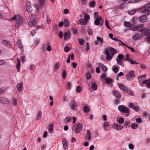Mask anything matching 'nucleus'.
<instances>
[{
  "label": "nucleus",
  "instance_id": "49",
  "mask_svg": "<svg viewBox=\"0 0 150 150\" xmlns=\"http://www.w3.org/2000/svg\"><path fill=\"white\" fill-rule=\"evenodd\" d=\"M142 120L141 118H137L136 119V122L137 123H140L142 122Z\"/></svg>",
  "mask_w": 150,
  "mask_h": 150
},
{
  "label": "nucleus",
  "instance_id": "48",
  "mask_svg": "<svg viewBox=\"0 0 150 150\" xmlns=\"http://www.w3.org/2000/svg\"><path fill=\"white\" fill-rule=\"evenodd\" d=\"M66 76V71L64 70L62 73V77L63 79H65Z\"/></svg>",
  "mask_w": 150,
  "mask_h": 150
},
{
  "label": "nucleus",
  "instance_id": "22",
  "mask_svg": "<svg viewBox=\"0 0 150 150\" xmlns=\"http://www.w3.org/2000/svg\"><path fill=\"white\" fill-rule=\"evenodd\" d=\"M87 133L86 134V138L88 139V140H90L91 136L92 134L90 132V130L89 129L87 130Z\"/></svg>",
  "mask_w": 150,
  "mask_h": 150
},
{
  "label": "nucleus",
  "instance_id": "52",
  "mask_svg": "<svg viewBox=\"0 0 150 150\" xmlns=\"http://www.w3.org/2000/svg\"><path fill=\"white\" fill-rule=\"evenodd\" d=\"M131 64H138L139 63L135 61L132 60L131 59L129 62Z\"/></svg>",
  "mask_w": 150,
  "mask_h": 150
},
{
  "label": "nucleus",
  "instance_id": "11",
  "mask_svg": "<svg viewBox=\"0 0 150 150\" xmlns=\"http://www.w3.org/2000/svg\"><path fill=\"white\" fill-rule=\"evenodd\" d=\"M37 18H35L32 21H29L28 22V25L30 27H32L36 25L37 24L36 21Z\"/></svg>",
  "mask_w": 150,
  "mask_h": 150
},
{
  "label": "nucleus",
  "instance_id": "23",
  "mask_svg": "<svg viewBox=\"0 0 150 150\" xmlns=\"http://www.w3.org/2000/svg\"><path fill=\"white\" fill-rule=\"evenodd\" d=\"M138 8L137 9H134L128 11V13L129 15H134L137 11L139 12L138 11Z\"/></svg>",
  "mask_w": 150,
  "mask_h": 150
},
{
  "label": "nucleus",
  "instance_id": "62",
  "mask_svg": "<svg viewBox=\"0 0 150 150\" xmlns=\"http://www.w3.org/2000/svg\"><path fill=\"white\" fill-rule=\"evenodd\" d=\"M105 25L106 26V27H107V28H108V29H110L111 30V29L108 25V22L107 21V20H105Z\"/></svg>",
  "mask_w": 150,
  "mask_h": 150
},
{
  "label": "nucleus",
  "instance_id": "37",
  "mask_svg": "<svg viewBox=\"0 0 150 150\" xmlns=\"http://www.w3.org/2000/svg\"><path fill=\"white\" fill-rule=\"evenodd\" d=\"M97 86L95 83H92L91 86V88L92 89L94 90H96L97 89Z\"/></svg>",
  "mask_w": 150,
  "mask_h": 150
},
{
  "label": "nucleus",
  "instance_id": "57",
  "mask_svg": "<svg viewBox=\"0 0 150 150\" xmlns=\"http://www.w3.org/2000/svg\"><path fill=\"white\" fill-rule=\"evenodd\" d=\"M118 64L119 65H122V61L120 59H117L116 60Z\"/></svg>",
  "mask_w": 150,
  "mask_h": 150
},
{
  "label": "nucleus",
  "instance_id": "26",
  "mask_svg": "<svg viewBox=\"0 0 150 150\" xmlns=\"http://www.w3.org/2000/svg\"><path fill=\"white\" fill-rule=\"evenodd\" d=\"M2 43L3 45L8 47H9L11 45V44L6 40H3L2 42Z\"/></svg>",
  "mask_w": 150,
  "mask_h": 150
},
{
  "label": "nucleus",
  "instance_id": "7",
  "mask_svg": "<svg viewBox=\"0 0 150 150\" xmlns=\"http://www.w3.org/2000/svg\"><path fill=\"white\" fill-rule=\"evenodd\" d=\"M135 76V74L134 71H131L127 73L126 75V79L129 81L132 80Z\"/></svg>",
  "mask_w": 150,
  "mask_h": 150
},
{
  "label": "nucleus",
  "instance_id": "15",
  "mask_svg": "<svg viewBox=\"0 0 150 150\" xmlns=\"http://www.w3.org/2000/svg\"><path fill=\"white\" fill-rule=\"evenodd\" d=\"M128 106L129 108L133 109L137 112L139 110V107L134 105L132 103L129 104Z\"/></svg>",
  "mask_w": 150,
  "mask_h": 150
},
{
  "label": "nucleus",
  "instance_id": "53",
  "mask_svg": "<svg viewBox=\"0 0 150 150\" xmlns=\"http://www.w3.org/2000/svg\"><path fill=\"white\" fill-rule=\"evenodd\" d=\"M76 90L78 93L81 92V88L80 86H78L76 87Z\"/></svg>",
  "mask_w": 150,
  "mask_h": 150
},
{
  "label": "nucleus",
  "instance_id": "47",
  "mask_svg": "<svg viewBox=\"0 0 150 150\" xmlns=\"http://www.w3.org/2000/svg\"><path fill=\"white\" fill-rule=\"evenodd\" d=\"M118 68L117 67H114L112 69L113 71L115 73H117L118 71Z\"/></svg>",
  "mask_w": 150,
  "mask_h": 150
},
{
  "label": "nucleus",
  "instance_id": "61",
  "mask_svg": "<svg viewBox=\"0 0 150 150\" xmlns=\"http://www.w3.org/2000/svg\"><path fill=\"white\" fill-rule=\"evenodd\" d=\"M85 50L86 51H88L89 50V44L88 43H87L86 45L85 46Z\"/></svg>",
  "mask_w": 150,
  "mask_h": 150
},
{
  "label": "nucleus",
  "instance_id": "43",
  "mask_svg": "<svg viewBox=\"0 0 150 150\" xmlns=\"http://www.w3.org/2000/svg\"><path fill=\"white\" fill-rule=\"evenodd\" d=\"M12 104L13 105L16 106L17 105V101L16 99L14 98L12 99Z\"/></svg>",
  "mask_w": 150,
  "mask_h": 150
},
{
  "label": "nucleus",
  "instance_id": "12",
  "mask_svg": "<svg viewBox=\"0 0 150 150\" xmlns=\"http://www.w3.org/2000/svg\"><path fill=\"white\" fill-rule=\"evenodd\" d=\"M143 36L142 33H137L132 36V39L134 40H137L139 39Z\"/></svg>",
  "mask_w": 150,
  "mask_h": 150
},
{
  "label": "nucleus",
  "instance_id": "46",
  "mask_svg": "<svg viewBox=\"0 0 150 150\" xmlns=\"http://www.w3.org/2000/svg\"><path fill=\"white\" fill-rule=\"evenodd\" d=\"M125 60L129 62V61L131 60V59H129V55L128 54H126L125 56Z\"/></svg>",
  "mask_w": 150,
  "mask_h": 150
},
{
  "label": "nucleus",
  "instance_id": "4",
  "mask_svg": "<svg viewBox=\"0 0 150 150\" xmlns=\"http://www.w3.org/2000/svg\"><path fill=\"white\" fill-rule=\"evenodd\" d=\"M83 125L81 123H76L74 125L72 129V131L75 134L80 132L82 129Z\"/></svg>",
  "mask_w": 150,
  "mask_h": 150
},
{
  "label": "nucleus",
  "instance_id": "59",
  "mask_svg": "<svg viewBox=\"0 0 150 150\" xmlns=\"http://www.w3.org/2000/svg\"><path fill=\"white\" fill-rule=\"evenodd\" d=\"M123 57V55L121 54H118L117 55V58L119 59H122Z\"/></svg>",
  "mask_w": 150,
  "mask_h": 150
},
{
  "label": "nucleus",
  "instance_id": "5",
  "mask_svg": "<svg viewBox=\"0 0 150 150\" xmlns=\"http://www.w3.org/2000/svg\"><path fill=\"white\" fill-rule=\"evenodd\" d=\"M146 75L144 74L140 75L138 77L139 82L140 84L143 83L144 84H146L147 82L150 80V79L145 80L146 79Z\"/></svg>",
  "mask_w": 150,
  "mask_h": 150
},
{
  "label": "nucleus",
  "instance_id": "50",
  "mask_svg": "<svg viewBox=\"0 0 150 150\" xmlns=\"http://www.w3.org/2000/svg\"><path fill=\"white\" fill-rule=\"evenodd\" d=\"M124 122V119L123 118H119L118 120V122L120 124H122Z\"/></svg>",
  "mask_w": 150,
  "mask_h": 150
},
{
  "label": "nucleus",
  "instance_id": "19",
  "mask_svg": "<svg viewBox=\"0 0 150 150\" xmlns=\"http://www.w3.org/2000/svg\"><path fill=\"white\" fill-rule=\"evenodd\" d=\"M0 103L2 104H6L9 103V101L5 98L0 97Z\"/></svg>",
  "mask_w": 150,
  "mask_h": 150
},
{
  "label": "nucleus",
  "instance_id": "8",
  "mask_svg": "<svg viewBox=\"0 0 150 150\" xmlns=\"http://www.w3.org/2000/svg\"><path fill=\"white\" fill-rule=\"evenodd\" d=\"M69 107L71 109L75 110L78 107V105L75 101L73 100L71 101L69 105Z\"/></svg>",
  "mask_w": 150,
  "mask_h": 150
},
{
  "label": "nucleus",
  "instance_id": "34",
  "mask_svg": "<svg viewBox=\"0 0 150 150\" xmlns=\"http://www.w3.org/2000/svg\"><path fill=\"white\" fill-rule=\"evenodd\" d=\"M64 25L66 27H68L69 25V22L68 20L65 19L64 20Z\"/></svg>",
  "mask_w": 150,
  "mask_h": 150
},
{
  "label": "nucleus",
  "instance_id": "63",
  "mask_svg": "<svg viewBox=\"0 0 150 150\" xmlns=\"http://www.w3.org/2000/svg\"><path fill=\"white\" fill-rule=\"evenodd\" d=\"M94 17L95 18H98V16L99 14L97 12H95L94 13Z\"/></svg>",
  "mask_w": 150,
  "mask_h": 150
},
{
  "label": "nucleus",
  "instance_id": "6",
  "mask_svg": "<svg viewBox=\"0 0 150 150\" xmlns=\"http://www.w3.org/2000/svg\"><path fill=\"white\" fill-rule=\"evenodd\" d=\"M118 109L121 112H123L126 113H129V111L127 108L125 106L121 105L118 106Z\"/></svg>",
  "mask_w": 150,
  "mask_h": 150
},
{
  "label": "nucleus",
  "instance_id": "45",
  "mask_svg": "<svg viewBox=\"0 0 150 150\" xmlns=\"http://www.w3.org/2000/svg\"><path fill=\"white\" fill-rule=\"evenodd\" d=\"M86 78L87 79H90L91 76V74L90 72H88L86 75Z\"/></svg>",
  "mask_w": 150,
  "mask_h": 150
},
{
  "label": "nucleus",
  "instance_id": "56",
  "mask_svg": "<svg viewBox=\"0 0 150 150\" xmlns=\"http://www.w3.org/2000/svg\"><path fill=\"white\" fill-rule=\"evenodd\" d=\"M105 80H106V82L108 83H111L112 81V79L110 78H107Z\"/></svg>",
  "mask_w": 150,
  "mask_h": 150
},
{
  "label": "nucleus",
  "instance_id": "25",
  "mask_svg": "<svg viewBox=\"0 0 150 150\" xmlns=\"http://www.w3.org/2000/svg\"><path fill=\"white\" fill-rule=\"evenodd\" d=\"M79 21L80 24L81 25H86L87 23V21L83 19H80Z\"/></svg>",
  "mask_w": 150,
  "mask_h": 150
},
{
  "label": "nucleus",
  "instance_id": "30",
  "mask_svg": "<svg viewBox=\"0 0 150 150\" xmlns=\"http://www.w3.org/2000/svg\"><path fill=\"white\" fill-rule=\"evenodd\" d=\"M48 131L50 132H53V124H50L48 126Z\"/></svg>",
  "mask_w": 150,
  "mask_h": 150
},
{
  "label": "nucleus",
  "instance_id": "16",
  "mask_svg": "<svg viewBox=\"0 0 150 150\" xmlns=\"http://www.w3.org/2000/svg\"><path fill=\"white\" fill-rule=\"evenodd\" d=\"M17 44L19 48L20 49L21 51L23 52L24 51V49L21 40L19 39L17 41Z\"/></svg>",
  "mask_w": 150,
  "mask_h": 150
},
{
  "label": "nucleus",
  "instance_id": "40",
  "mask_svg": "<svg viewBox=\"0 0 150 150\" xmlns=\"http://www.w3.org/2000/svg\"><path fill=\"white\" fill-rule=\"evenodd\" d=\"M78 41L79 44L81 45H83L84 42V40L82 38L79 39V40Z\"/></svg>",
  "mask_w": 150,
  "mask_h": 150
},
{
  "label": "nucleus",
  "instance_id": "39",
  "mask_svg": "<svg viewBox=\"0 0 150 150\" xmlns=\"http://www.w3.org/2000/svg\"><path fill=\"white\" fill-rule=\"evenodd\" d=\"M71 119V116H68L66 117L64 120V122H69Z\"/></svg>",
  "mask_w": 150,
  "mask_h": 150
},
{
  "label": "nucleus",
  "instance_id": "64",
  "mask_svg": "<svg viewBox=\"0 0 150 150\" xmlns=\"http://www.w3.org/2000/svg\"><path fill=\"white\" fill-rule=\"evenodd\" d=\"M55 68L58 69L60 67V64L59 63L57 62L55 63L54 65Z\"/></svg>",
  "mask_w": 150,
  "mask_h": 150
},
{
  "label": "nucleus",
  "instance_id": "9",
  "mask_svg": "<svg viewBox=\"0 0 150 150\" xmlns=\"http://www.w3.org/2000/svg\"><path fill=\"white\" fill-rule=\"evenodd\" d=\"M94 24L96 25H102L103 24L102 17L100 16L98 18H96L94 22Z\"/></svg>",
  "mask_w": 150,
  "mask_h": 150
},
{
  "label": "nucleus",
  "instance_id": "36",
  "mask_svg": "<svg viewBox=\"0 0 150 150\" xmlns=\"http://www.w3.org/2000/svg\"><path fill=\"white\" fill-rule=\"evenodd\" d=\"M84 112H88L89 111V108L87 106H85L83 108Z\"/></svg>",
  "mask_w": 150,
  "mask_h": 150
},
{
  "label": "nucleus",
  "instance_id": "58",
  "mask_svg": "<svg viewBox=\"0 0 150 150\" xmlns=\"http://www.w3.org/2000/svg\"><path fill=\"white\" fill-rule=\"evenodd\" d=\"M26 9L28 12L30 13L32 9L31 7H26Z\"/></svg>",
  "mask_w": 150,
  "mask_h": 150
},
{
  "label": "nucleus",
  "instance_id": "35",
  "mask_svg": "<svg viewBox=\"0 0 150 150\" xmlns=\"http://www.w3.org/2000/svg\"><path fill=\"white\" fill-rule=\"evenodd\" d=\"M101 80H103L105 81L107 79V77L106 76V73L105 72H104L102 74L101 76Z\"/></svg>",
  "mask_w": 150,
  "mask_h": 150
},
{
  "label": "nucleus",
  "instance_id": "41",
  "mask_svg": "<svg viewBox=\"0 0 150 150\" xmlns=\"http://www.w3.org/2000/svg\"><path fill=\"white\" fill-rule=\"evenodd\" d=\"M124 25L125 26L127 27H130L131 26L130 23L129 22H125Z\"/></svg>",
  "mask_w": 150,
  "mask_h": 150
},
{
  "label": "nucleus",
  "instance_id": "42",
  "mask_svg": "<svg viewBox=\"0 0 150 150\" xmlns=\"http://www.w3.org/2000/svg\"><path fill=\"white\" fill-rule=\"evenodd\" d=\"M130 30L133 31H135L137 30H136L137 29V26H134V25H132L130 26V27L129 28Z\"/></svg>",
  "mask_w": 150,
  "mask_h": 150
},
{
  "label": "nucleus",
  "instance_id": "27",
  "mask_svg": "<svg viewBox=\"0 0 150 150\" xmlns=\"http://www.w3.org/2000/svg\"><path fill=\"white\" fill-rule=\"evenodd\" d=\"M144 35L147 37L150 36V29H149L144 31Z\"/></svg>",
  "mask_w": 150,
  "mask_h": 150
},
{
  "label": "nucleus",
  "instance_id": "3",
  "mask_svg": "<svg viewBox=\"0 0 150 150\" xmlns=\"http://www.w3.org/2000/svg\"><path fill=\"white\" fill-rule=\"evenodd\" d=\"M11 19L13 21H16L15 27L16 28L20 27L23 23L22 18L19 15H15Z\"/></svg>",
  "mask_w": 150,
  "mask_h": 150
},
{
  "label": "nucleus",
  "instance_id": "29",
  "mask_svg": "<svg viewBox=\"0 0 150 150\" xmlns=\"http://www.w3.org/2000/svg\"><path fill=\"white\" fill-rule=\"evenodd\" d=\"M64 40H66L67 39L69 38L70 37V33L68 32H65L64 34Z\"/></svg>",
  "mask_w": 150,
  "mask_h": 150
},
{
  "label": "nucleus",
  "instance_id": "14",
  "mask_svg": "<svg viewBox=\"0 0 150 150\" xmlns=\"http://www.w3.org/2000/svg\"><path fill=\"white\" fill-rule=\"evenodd\" d=\"M118 85L120 89L123 91L126 92H127L129 91V89L126 88L125 86L123 84L119 83L118 84Z\"/></svg>",
  "mask_w": 150,
  "mask_h": 150
},
{
  "label": "nucleus",
  "instance_id": "55",
  "mask_svg": "<svg viewBox=\"0 0 150 150\" xmlns=\"http://www.w3.org/2000/svg\"><path fill=\"white\" fill-rule=\"evenodd\" d=\"M140 67L141 69H145L146 68V65L144 64H142L141 65Z\"/></svg>",
  "mask_w": 150,
  "mask_h": 150
},
{
  "label": "nucleus",
  "instance_id": "38",
  "mask_svg": "<svg viewBox=\"0 0 150 150\" xmlns=\"http://www.w3.org/2000/svg\"><path fill=\"white\" fill-rule=\"evenodd\" d=\"M95 4L96 3L94 1H91L89 3V5L91 7H94L95 6Z\"/></svg>",
  "mask_w": 150,
  "mask_h": 150
},
{
  "label": "nucleus",
  "instance_id": "60",
  "mask_svg": "<svg viewBox=\"0 0 150 150\" xmlns=\"http://www.w3.org/2000/svg\"><path fill=\"white\" fill-rule=\"evenodd\" d=\"M71 30L74 34H76L77 33V30L75 28H72Z\"/></svg>",
  "mask_w": 150,
  "mask_h": 150
},
{
  "label": "nucleus",
  "instance_id": "13",
  "mask_svg": "<svg viewBox=\"0 0 150 150\" xmlns=\"http://www.w3.org/2000/svg\"><path fill=\"white\" fill-rule=\"evenodd\" d=\"M112 127L114 129H116L117 130H120L123 128L122 126L119 125L117 123H114L113 124Z\"/></svg>",
  "mask_w": 150,
  "mask_h": 150
},
{
  "label": "nucleus",
  "instance_id": "33",
  "mask_svg": "<svg viewBox=\"0 0 150 150\" xmlns=\"http://www.w3.org/2000/svg\"><path fill=\"white\" fill-rule=\"evenodd\" d=\"M127 4L125 3H123L118 6V8L122 9L126 7Z\"/></svg>",
  "mask_w": 150,
  "mask_h": 150
},
{
  "label": "nucleus",
  "instance_id": "51",
  "mask_svg": "<svg viewBox=\"0 0 150 150\" xmlns=\"http://www.w3.org/2000/svg\"><path fill=\"white\" fill-rule=\"evenodd\" d=\"M45 2V0H39V4L40 5H43Z\"/></svg>",
  "mask_w": 150,
  "mask_h": 150
},
{
  "label": "nucleus",
  "instance_id": "31",
  "mask_svg": "<svg viewBox=\"0 0 150 150\" xmlns=\"http://www.w3.org/2000/svg\"><path fill=\"white\" fill-rule=\"evenodd\" d=\"M17 63L16 65V68L17 69V71L18 72H19L20 70V68L21 66L20 62L19 59H17Z\"/></svg>",
  "mask_w": 150,
  "mask_h": 150
},
{
  "label": "nucleus",
  "instance_id": "24",
  "mask_svg": "<svg viewBox=\"0 0 150 150\" xmlns=\"http://www.w3.org/2000/svg\"><path fill=\"white\" fill-rule=\"evenodd\" d=\"M139 126V125L137 124L136 123L134 122L132 123L130 127L131 128L133 129H137Z\"/></svg>",
  "mask_w": 150,
  "mask_h": 150
},
{
  "label": "nucleus",
  "instance_id": "1",
  "mask_svg": "<svg viewBox=\"0 0 150 150\" xmlns=\"http://www.w3.org/2000/svg\"><path fill=\"white\" fill-rule=\"evenodd\" d=\"M117 52V50L112 47L107 48L105 49L104 54L106 55V59L107 61H110L112 57Z\"/></svg>",
  "mask_w": 150,
  "mask_h": 150
},
{
  "label": "nucleus",
  "instance_id": "54",
  "mask_svg": "<svg viewBox=\"0 0 150 150\" xmlns=\"http://www.w3.org/2000/svg\"><path fill=\"white\" fill-rule=\"evenodd\" d=\"M96 39L98 41H99L101 43H102L103 42V40L102 38H101L99 36H97L96 37Z\"/></svg>",
  "mask_w": 150,
  "mask_h": 150
},
{
  "label": "nucleus",
  "instance_id": "28",
  "mask_svg": "<svg viewBox=\"0 0 150 150\" xmlns=\"http://www.w3.org/2000/svg\"><path fill=\"white\" fill-rule=\"evenodd\" d=\"M99 66L101 67L102 69L104 71H106L107 70L108 68L105 65L102 64H99Z\"/></svg>",
  "mask_w": 150,
  "mask_h": 150
},
{
  "label": "nucleus",
  "instance_id": "44",
  "mask_svg": "<svg viewBox=\"0 0 150 150\" xmlns=\"http://www.w3.org/2000/svg\"><path fill=\"white\" fill-rule=\"evenodd\" d=\"M84 19L86 20V21H88L90 19L89 16L87 14H86L84 16Z\"/></svg>",
  "mask_w": 150,
  "mask_h": 150
},
{
  "label": "nucleus",
  "instance_id": "10",
  "mask_svg": "<svg viewBox=\"0 0 150 150\" xmlns=\"http://www.w3.org/2000/svg\"><path fill=\"white\" fill-rule=\"evenodd\" d=\"M137 29L134 30L143 32L146 30V28L144 27V25L142 24H139L136 26Z\"/></svg>",
  "mask_w": 150,
  "mask_h": 150
},
{
  "label": "nucleus",
  "instance_id": "18",
  "mask_svg": "<svg viewBox=\"0 0 150 150\" xmlns=\"http://www.w3.org/2000/svg\"><path fill=\"white\" fill-rule=\"evenodd\" d=\"M62 143L64 149H67L68 145V144L66 139H63L62 140Z\"/></svg>",
  "mask_w": 150,
  "mask_h": 150
},
{
  "label": "nucleus",
  "instance_id": "17",
  "mask_svg": "<svg viewBox=\"0 0 150 150\" xmlns=\"http://www.w3.org/2000/svg\"><path fill=\"white\" fill-rule=\"evenodd\" d=\"M146 14L145 15L142 16L140 17L139 20V21L142 23H144L146 22L147 20L146 16H147Z\"/></svg>",
  "mask_w": 150,
  "mask_h": 150
},
{
  "label": "nucleus",
  "instance_id": "21",
  "mask_svg": "<svg viewBox=\"0 0 150 150\" xmlns=\"http://www.w3.org/2000/svg\"><path fill=\"white\" fill-rule=\"evenodd\" d=\"M17 88L18 91L19 92H21L23 90V87L21 84L20 83H18L16 86Z\"/></svg>",
  "mask_w": 150,
  "mask_h": 150
},
{
  "label": "nucleus",
  "instance_id": "20",
  "mask_svg": "<svg viewBox=\"0 0 150 150\" xmlns=\"http://www.w3.org/2000/svg\"><path fill=\"white\" fill-rule=\"evenodd\" d=\"M112 93L116 98L118 99L120 98L121 96L120 94L117 91L113 90Z\"/></svg>",
  "mask_w": 150,
  "mask_h": 150
},
{
  "label": "nucleus",
  "instance_id": "32",
  "mask_svg": "<svg viewBox=\"0 0 150 150\" xmlns=\"http://www.w3.org/2000/svg\"><path fill=\"white\" fill-rule=\"evenodd\" d=\"M42 115V112L41 111H39L38 112L37 115V120H39L41 117Z\"/></svg>",
  "mask_w": 150,
  "mask_h": 150
},
{
  "label": "nucleus",
  "instance_id": "2",
  "mask_svg": "<svg viewBox=\"0 0 150 150\" xmlns=\"http://www.w3.org/2000/svg\"><path fill=\"white\" fill-rule=\"evenodd\" d=\"M150 2L148 3L144 6H142L138 9V11L140 13H144L145 14L149 16L150 14Z\"/></svg>",
  "mask_w": 150,
  "mask_h": 150
}]
</instances>
